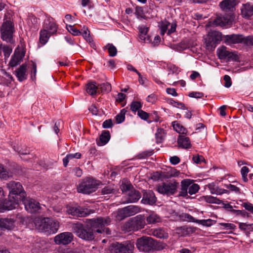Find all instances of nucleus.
Listing matches in <instances>:
<instances>
[{
	"label": "nucleus",
	"instance_id": "obj_1",
	"mask_svg": "<svg viewBox=\"0 0 253 253\" xmlns=\"http://www.w3.org/2000/svg\"><path fill=\"white\" fill-rule=\"evenodd\" d=\"M111 222L112 220L109 216L99 217L89 219L85 224L80 222L74 223L72 229L79 238L90 241L94 240L99 234L110 235L111 231L106 226L110 225Z\"/></svg>",
	"mask_w": 253,
	"mask_h": 253
},
{
	"label": "nucleus",
	"instance_id": "obj_2",
	"mask_svg": "<svg viewBox=\"0 0 253 253\" xmlns=\"http://www.w3.org/2000/svg\"><path fill=\"white\" fill-rule=\"evenodd\" d=\"M35 225L37 229L47 235L56 233L59 226L57 221L48 217L36 219Z\"/></svg>",
	"mask_w": 253,
	"mask_h": 253
},
{
	"label": "nucleus",
	"instance_id": "obj_3",
	"mask_svg": "<svg viewBox=\"0 0 253 253\" xmlns=\"http://www.w3.org/2000/svg\"><path fill=\"white\" fill-rule=\"evenodd\" d=\"M145 224L144 216L139 214L126 222L122 226V229L125 232L135 231L143 228Z\"/></svg>",
	"mask_w": 253,
	"mask_h": 253
},
{
	"label": "nucleus",
	"instance_id": "obj_4",
	"mask_svg": "<svg viewBox=\"0 0 253 253\" xmlns=\"http://www.w3.org/2000/svg\"><path fill=\"white\" fill-rule=\"evenodd\" d=\"M15 31L13 22L8 20L4 21L0 28L1 38L4 41L13 43V33Z\"/></svg>",
	"mask_w": 253,
	"mask_h": 253
},
{
	"label": "nucleus",
	"instance_id": "obj_5",
	"mask_svg": "<svg viewBox=\"0 0 253 253\" xmlns=\"http://www.w3.org/2000/svg\"><path fill=\"white\" fill-rule=\"evenodd\" d=\"M6 187L9 192V195L20 200H23L26 197V194L20 182L10 181L6 183Z\"/></svg>",
	"mask_w": 253,
	"mask_h": 253
},
{
	"label": "nucleus",
	"instance_id": "obj_6",
	"mask_svg": "<svg viewBox=\"0 0 253 253\" xmlns=\"http://www.w3.org/2000/svg\"><path fill=\"white\" fill-rule=\"evenodd\" d=\"M98 185V181L93 178H86L79 185L77 191L79 193L88 194L95 191Z\"/></svg>",
	"mask_w": 253,
	"mask_h": 253
},
{
	"label": "nucleus",
	"instance_id": "obj_7",
	"mask_svg": "<svg viewBox=\"0 0 253 253\" xmlns=\"http://www.w3.org/2000/svg\"><path fill=\"white\" fill-rule=\"evenodd\" d=\"M222 40H223V36L220 32L217 31L209 32L205 39L207 49L211 50H213Z\"/></svg>",
	"mask_w": 253,
	"mask_h": 253
},
{
	"label": "nucleus",
	"instance_id": "obj_8",
	"mask_svg": "<svg viewBox=\"0 0 253 253\" xmlns=\"http://www.w3.org/2000/svg\"><path fill=\"white\" fill-rule=\"evenodd\" d=\"M133 249V243L126 241L123 244L118 242L112 244L110 251L111 253H132Z\"/></svg>",
	"mask_w": 253,
	"mask_h": 253
},
{
	"label": "nucleus",
	"instance_id": "obj_9",
	"mask_svg": "<svg viewBox=\"0 0 253 253\" xmlns=\"http://www.w3.org/2000/svg\"><path fill=\"white\" fill-rule=\"evenodd\" d=\"M140 211L138 206L130 205L124 208L118 210L115 215L116 218L119 221L125 219L126 218L132 216Z\"/></svg>",
	"mask_w": 253,
	"mask_h": 253
},
{
	"label": "nucleus",
	"instance_id": "obj_10",
	"mask_svg": "<svg viewBox=\"0 0 253 253\" xmlns=\"http://www.w3.org/2000/svg\"><path fill=\"white\" fill-rule=\"evenodd\" d=\"M178 183L176 181L163 182L157 186V191L167 196L172 195L177 191Z\"/></svg>",
	"mask_w": 253,
	"mask_h": 253
},
{
	"label": "nucleus",
	"instance_id": "obj_11",
	"mask_svg": "<svg viewBox=\"0 0 253 253\" xmlns=\"http://www.w3.org/2000/svg\"><path fill=\"white\" fill-rule=\"evenodd\" d=\"M136 245L140 251L148 252L155 249L156 243L151 237H142L137 240Z\"/></svg>",
	"mask_w": 253,
	"mask_h": 253
},
{
	"label": "nucleus",
	"instance_id": "obj_12",
	"mask_svg": "<svg viewBox=\"0 0 253 253\" xmlns=\"http://www.w3.org/2000/svg\"><path fill=\"white\" fill-rule=\"evenodd\" d=\"M21 201L18 198L9 195L7 199L3 201L2 199L0 202V212H4L5 211L12 210L16 208Z\"/></svg>",
	"mask_w": 253,
	"mask_h": 253
},
{
	"label": "nucleus",
	"instance_id": "obj_13",
	"mask_svg": "<svg viewBox=\"0 0 253 253\" xmlns=\"http://www.w3.org/2000/svg\"><path fill=\"white\" fill-rule=\"evenodd\" d=\"M23 202L25 210L30 213H36L42 210L41 205L37 200L32 198H26L21 200Z\"/></svg>",
	"mask_w": 253,
	"mask_h": 253
},
{
	"label": "nucleus",
	"instance_id": "obj_14",
	"mask_svg": "<svg viewBox=\"0 0 253 253\" xmlns=\"http://www.w3.org/2000/svg\"><path fill=\"white\" fill-rule=\"evenodd\" d=\"M217 54L220 59L227 58L228 60L236 61L238 58L235 53L229 51L225 46H222L217 49Z\"/></svg>",
	"mask_w": 253,
	"mask_h": 253
},
{
	"label": "nucleus",
	"instance_id": "obj_15",
	"mask_svg": "<svg viewBox=\"0 0 253 253\" xmlns=\"http://www.w3.org/2000/svg\"><path fill=\"white\" fill-rule=\"evenodd\" d=\"M73 240V234L68 232L61 233L54 237V242L58 245H68Z\"/></svg>",
	"mask_w": 253,
	"mask_h": 253
},
{
	"label": "nucleus",
	"instance_id": "obj_16",
	"mask_svg": "<svg viewBox=\"0 0 253 253\" xmlns=\"http://www.w3.org/2000/svg\"><path fill=\"white\" fill-rule=\"evenodd\" d=\"M67 212L73 216L84 217L89 214V212L87 209H84L81 207H69L67 208Z\"/></svg>",
	"mask_w": 253,
	"mask_h": 253
},
{
	"label": "nucleus",
	"instance_id": "obj_17",
	"mask_svg": "<svg viewBox=\"0 0 253 253\" xmlns=\"http://www.w3.org/2000/svg\"><path fill=\"white\" fill-rule=\"evenodd\" d=\"M243 35L240 34H232L223 36V40L227 45L242 43Z\"/></svg>",
	"mask_w": 253,
	"mask_h": 253
},
{
	"label": "nucleus",
	"instance_id": "obj_18",
	"mask_svg": "<svg viewBox=\"0 0 253 253\" xmlns=\"http://www.w3.org/2000/svg\"><path fill=\"white\" fill-rule=\"evenodd\" d=\"M237 4V0H223L220 2L219 6L225 12H232Z\"/></svg>",
	"mask_w": 253,
	"mask_h": 253
},
{
	"label": "nucleus",
	"instance_id": "obj_19",
	"mask_svg": "<svg viewBox=\"0 0 253 253\" xmlns=\"http://www.w3.org/2000/svg\"><path fill=\"white\" fill-rule=\"evenodd\" d=\"M241 14L246 19L253 17V4L249 2L243 4L241 7Z\"/></svg>",
	"mask_w": 253,
	"mask_h": 253
},
{
	"label": "nucleus",
	"instance_id": "obj_20",
	"mask_svg": "<svg viewBox=\"0 0 253 253\" xmlns=\"http://www.w3.org/2000/svg\"><path fill=\"white\" fill-rule=\"evenodd\" d=\"M43 28L51 34H55L57 32V25L53 19L50 17H46L44 20Z\"/></svg>",
	"mask_w": 253,
	"mask_h": 253
},
{
	"label": "nucleus",
	"instance_id": "obj_21",
	"mask_svg": "<svg viewBox=\"0 0 253 253\" xmlns=\"http://www.w3.org/2000/svg\"><path fill=\"white\" fill-rule=\"evenodd\" d=\"M156 201L157 198L152 191H146L143 193L142 203L152 205L154 204Z\"/></svg>",
	"mask_w": 253,
	"mask_h": 253
},
{
	"label": "nucleus",
	"instance_id": "obj_22",
	"mask_svg": "<svg viewBox=\"0 0 253 253\" xmlns=\"http://www.w3.org/2000/svg\"><path fill=\"white\" fill-rule=\"evenodd\" d=\"M25 56V52L19 49H16L14 54L9 62V64L11 67H15L18 65L22 61Z\"/></svg>",
	"mask_w": 253,
	"mask_h": 253
},
{
	"label": "nucleus",
	"instance_id": "obj_23",
	"mask_svg": "<svg viewBox=\"0 0 253 253\" xmlns=\"http://www.w3.org/2000/svg\"><path fill=\"white\" fill-rule=\"evenodd\" d=\"M141 198L140 193L133 189L130 191L125 198V200L123 201L124 203H134L138 201Z\"/></svg>",
	"mask_w": 253,
	"mask_h": 253
},
{
	"label": "nucleus",
	"instance_id": "obj_24",
	"mask_svg": "<svg viewBox=\"0 0 253 253\" xmlns=\"http://www.w3.org/2000/svg\"><path fill=\"white\" fill-rule=\"evenodd\" d=\"M27 64H23L15 71V75L19 82H22L27 79Z\"/></svg>",
	"mask_w": 253,
	"mask_h": 253
},
{
	"label": "nucleus",
	"instance_id": "obj_25",
	"mask_svg": "<svg viewBox=\"0 0 253 253\" xmlns=\"http://www.w3.org/2000/svg\"><path fill=\"white\" fill-rule=\"evenodd\" d=\"M231 21L232 15L230 14L225 16H217L213 21V24L215 26L223 27L228 25Z\"/></svg>",
	"mask_w": 253,
	"mask_h": 253
},
{
	"label": "nucleus",
	"instance_id": "obj_26",
	"mask_svg": "<svg viewBox=\"0 0 253 253\" xmlns=\"http://www.w3.org/2000/svg\"><path fill=\"white\" fill-rule=\"evenodd\" d=\"M195 231L194 228L187 226H183L177 227L175 229V232L180 236H188Z\"/></svg>",
	"mask_w": 253,
	"mask_h": 253
},
{
	"label": "nucleus",
	"instance_id": "obj_27",
	"mask_svg": "<svg viewBox=\"0 0 253 253\" xmlns=\"http://www.w3.org/2000/svg\"><path fill=\"white\" fill-rule=\"evenodd\" d=\"M191 182L189 179H184L181 182V188L178 196L186 197L188 196V186L191 185Z\"/></svg>",
	"mask_w": 253,
	"mask_h": 253
},
{
	"label": "nucleus",
	"instance_id": "obj_28",
	"mask_svg": "<svg viewBox=\"0 0 253 253\" xmlns=\"http://www.w3.org/2000/svg\"><path fill=\"white\" fill-rule=\"evenodd\" d=\"M15 220L13 218H0V227L7 229H12L15 227Z\"/></svg>",
	"mask_w": 253,
	"mask_h": 253
},
{
	"label": "nucleus",
	"instance_id": "obj_29",
	"mask_svg": "<svg viewBox=\"0 0 253 253\" xmlns=\"http://www.w3.org/2000/svg\"><path fill=\"white\" fill-rule=\"evenodd\" d=\"M177 143L179 147L184 149H188L191 146L189 137L184 135H179L178 136Z\"/></svg>",
	"mask_w": 253,
	"mask_h": 253
},
{
	"label": "nucleus",
	"instance_id": "obj_30",
	"mask_svg": "<svg viewBox=\"0 0 253 253\" xmlns=\"http://www.w3.org/2000/svg\"><path fill=\"white\" fill-rule=\"evenodd\" d=\"M110 138V134L108 130H104L101 134L99 140L97 142L98 146H103L106 144Z\"/></svg>",
	"mask_w": 253,
	"mask_h": 253
},
{
	"label": "nucleus",
	"instance_id": "obj_31",
	"mask_svg": "<svg viewBox=\"0 0 253 253\" xmlns=\"http://www.w3.org/2000/svg\"><path fill=\"white\" fill-rule=\"evenodd\" d=\"M82 154L80 153L77 152L75 154H69L63 159V166L66 167L68 164V163L73 159H80L81 158Z\"/></svg>",
	"mask_w": 253,
	"mask_h": 253
},
{
	"label": "nucleus",
	"instance_id": "obj_32",
	"mask_svg": "<svg viewBox=\"0 0 253 253\" xmlns=\"http://www.w3.org/2000/svg\"><path fill=\"white\" fill-rule=\"evenodd\" d=\"M86 90L90 95H94L98 91V85H96L95 82L89 83L86 85Z\"/></svg>",
	"mask_w": 253,
	"mask_h": 253
},
{
	"label": "nucleus",
	"instance_id": "obj_33",
	"mask_svg": "<svg viewBox=\"0 0 253 253\" xmlns=\"http://www.w3.org/2000/svg\"><path fill=\"white\" fill-rule=\"evenodd\" d=\"M51 35V34L46 31V30H42L40 34V41L41 43L43 44H45L47 42Z\"/></svg>",
	"mask_w": 253,
	"mask_h": 253
},
{
	"label": "nucleus",
	"instance_id": "obj_34",
	"mask_svg": "<svg viewBox=\"0 0 253 253\" xmlns=\"http://www.w3.org/2000/svg\"><path fill=\"white\" fill-rule=\"evenodd\" d=\"M153 235L160 239H165L168 237V233H166L165 231L162 228L155 229L153 231Z\"/></svg>",
	"mask_w": 253,
	"mask_h": 253
},
{
	"label": "nucleus",
	"instance_id": "obj_35",
	"mask_svg": "<svg viewBox=\"0 0 253 253\" xmlns=\"http://www.w3.org/2000/svg\"><path fill=\"white\" fill-rule=\"evenodd\" d=\"M172 126L173 129L179 133L186 134L187 130L184 126L178 123L176 121L173 122L172 123Z\"/></svg>",
	"mask_w": 253,
	"mask_h": 253
},
{
	"label": "nucleus",
	"instance_id": "obj_36",
	"mask_svg": "<svg viewBox=\"0 0 253 253\" xmlns=\"http://www.w3.org/2000/svg\"><path fill=\"white\" fill-rule=\"evenodd\" d=\"M98 92H109L111 90V85L108 83L98 84Z\"/></svg>",
	"mask_w": 253,
	"mask_h": 253
},
{
	"label": "nucleus",
	"instance_id": "obj_37",
	"mask_svg": "<svg viewBox=\"0 0 253 253\" xmlns=\"http://www.w3.org/2000/svg\"><path fill=\"white\" fill-rule=\"evenodd\" d=\"M139 31V37L141 41H145L146 36L148 32V28L144 25H141L138 27Z\"/></svg>",
	"mask_w": 253,
	"mask_h": 253
},
{
	"label": "nucleus",
	"instance_id": "obj_38",
	"mask_svg": "<svg viewBox=\"0 0 253 253\" xmlns=\"http://www.w3.org/2000/svg\"><path fill=\"white\" fill-rule=\"evenodd\" d=\"M148 224H154L160 221V217L156 213L150 214L146 218Z\"/></svg>",
	"mask_w": 253,
	"mask_h": 253
},
{
	"label": "nucleus",
	"instance_id": "obj_39",
	"mask_svg": "<svg viewBox=\"0 0 253 253\" xmlns=\"http://www.w3.org/2000/svg\"><path fill=\"white\" fill-rule=\"evenodd\" d=\"M157 143H161L164 140L165 136L164 130L162 128H158L155 134Z\"/></svg>",
	"mask_w": 253,
	"mask_h": 253
},
{
	"label": "nucleus",
	"instance_id": "obj_40",
	"mask_svg": "<svg viewBox=\"0 0 253 253\" xmlns=\"http://www.w3.org/2000/svg\"><path fill=\"white\" fill-rule=\"evenodd\" d=\"M196 222L205 226L210 227L216 223V221L211 219L197 220Z\"/></svg>",
	"mask_w": 253,
	"mask_h": 253
},
{
	"label": "nucleus",
	"instance_id": "obj_41",
	"mask_svg": "<svg viewBox=\"0 0 253 253\" xmlns=\"http://www.w3.org/2000/svg\"><path fill=\"white\" fill-rule=\"evenodd\" d=\"M106 48L108 49L110 56L114 57L117 55V49L113 44L108 43Z\"/></svg>",
	"mask_w": 253,
	"mask_h": 253
},
{
	"label": "nucleus",
	"instance_id": "obj_42",
	"mask_svg": "<svg viewBox=\"0 0 253 253\" xmlns=\"http://www.w3.org/2000/svg\"><path fill=\"white\" fill-rule=\"evenodd\" d=\"M126 111L125 109H122L120 113L116 116V121L117 124H121L123 123L125 119V114Z\"/></svg>",
	"mask_w": 253,
	"mask_h": 253
},
{
	"label": "nucleus",
	"instance_id": "obj_43",
	"mask_svg": "<svg viewBox=\"0 0 253 253\" xmlns=\"http://www.w3.org/2000/svg\"><path fill=\"white\" fill-rule=\"evenodd\" d=\"M203 198L204 201L208 203L219 204L220 201V200L217 199L216 197H214L212 196H203Z\"/></svg>",
	"mask_w": 253,
	"mask_h": 253
},
{
	"label": "nucleus",
	"instance_id": "obj_44",
	"mask_svg": "<svg viewBox=\"0 0 253 253\" xmlns=\"http://www.w3.org/2000/svg\"><path fill=\"white\" fill-rule=\"evenodd\" d=\"M114 191L115 189L114 188V185H109L105 186L104 188H103L101 189V193L102 195H107L114 193Z\"/></svg>",
	"mask_w": 253,
	"mask_h": 253
},
{
	"label": "nucleus",
	"instance_id": "obj_45",
	"mask_svg": "<svg viewBox=\"0 0 253 253\" xmlns=\"http://www.w3.org/2000/svg\"><path fill=\"white\" fill-rule=\"evenodd\" d=\"M9 177V175L8 171L4 169L2 165L0 164V178L6 180Z\"/></svg>",
	"mask_w": 253,
	"mask_h": 253
},
{
	"label": "nucleus",
	"instance_id": "obj_46",
	"mask_svg": "<svg viewBox=\"0 0 253 253\" xmlns=\"http://www.w3.org/2000/svg\"><path fill=\"white\" fill-rule=\"evenodd\" d=\"M200 188L199 185L198 184L194 183L191 184L188 186V193L190 195L196 194L199 191Z\"/></svg>",
	"mask_w": 253,
	"mask_h": 253
},
{
	"label": "nucleus",
	"instance_id": "obj_47",
	"mask_svg": "<svg viewBox=\"0 0 253 253\" xmlns=\"http://www.w3.org/2000/svg\"><path fill=\"white\" fill-rule=\"evenodd\" d=\"M1 49H2L5 58L9 57L12 51V47L7 45L2 44Z\"/></svg>",
	"mask_w": 253,
	"mask_h": 253
},
{
	"label": "nucleus",
	"instance_id": "obj_48",
	"mask_svg": "<svg viewBox=\"0 0 253 253\" xmlns=\"http://www.w3.org/2000/svg\"><path fill=\"white\" fill-rule=\"evenodd\" d=\"M142 104L140 102L133 101L130 104V109L133 112H138V111L140 110V109L142 108Z\"/></svg>",
	"mask_w": 253,
	"mask_h": 253
},
{
	"label": "nucleus",
	"instance_id": "obj_49",
	"mask_svg": "<svg viewBox=\"0 0 253 253\" xmlns=\"http://www.w3.org/2000/svg\"><path fill=\"white\" fill-rule=\"evenodd\" d=\"M169 103L172 105L173 107L179 108L182 109H186L187 108L184 104L181 102H177L174 100L173 99H170L169 100Z\"/></svg>",
	"mask_w": 253,
	"mask_h": 253
},
{
	"label": "nucleus",
	"instance_id": "obj_50",
	"mask_svg": "<svg viewBox=\"0 0 253 253\" xmlns=\"http://www.w3.org/2000/svg\"><path fill=\"white\" fill-rule=\"evenodd\" d=\"M83 30V31L81 32V34H80V35H82L87 42H91L92 39L90 37L89 31H88V28L84 27Z\"/></svg>",
	"mask_w": 253,
	"mask_h": 253
},
{
	"label": "nucleus",
	"instance_id": "obj_51",
	"mask_svg": "<svg viewBox=\"0 0 253 253\" xmlns=\"http://www.w3.org/2000/svg\"><path fill=\"white\" fill-rule=\"evenodd\" d=\"M120 188L123 193H126L127 194L130 191L133 189L132 186L130 184L123 183Z\"/></svg>",
	"mask_w": 253,
	"mask_h": 253
},
{
	"label": "nucleus",
	"instance_id": "obj_52",
	"mask_svg": "<svg viewBox=\"0 0 253 253\" xmlns=\"http://www.w3.org/2000/svg\"><path fill=\"white\" fill-rule=\"evenodd\" d=\"M242 43L247 46H253V36H249L246 37L243 36Z\"/></svg>",
	"mask_w": 253,
	"mask_h": 253
},
{
	"label": "nucleus",
	"instance_id": "obj_53",
	"mask_svg": "<svg viewBox=\"0 0 253 253\" xmlns=\"http://www.w3.org/2000/svg\"><path fill=\"white\" fill-rule=\"evenodd\" d=\"M13 149L16 152H17L20 155H26L29 154V150L27 149H23L19 146H14Z\"/></svg>",
	"mask_w": 253,
	"mask_h": 253
},
{
	"label": "nucleus",
	"instance_id": "obj_54",
	"mask_svg": "<svg viewBox=\"0 0 253 253\" xmlns=\"http://www.w3.org/2000/svg\"><path fill=\"white\" fill-rule=\"evenodd\" d=\"M249 171V168L246 166H244L241 168V173L242 174L243 180L244 182H246L248 181V178L247 177V176Z\"/></svg>",
	"mask_w": 253,
	"mask_h": 253
},
{
	"label": "nucleus",
	"instance_id": "obj_55",
	"mask_svg": "<svg viewBox=\"0 0 253 253\" xmlns=\"http://www.w3.org/2000/svg\"><path fill=\"white\" fill-rule=\"evenodd\" d=\"M170 25V23L167 21L163 22L161 25V32L162 35H164L168 29V27Z\"/></svg>",
	"mask_w": 253,
	"mask_h": 253
},
{
	"label": "nucleus",
	"instance_id": "obj_56",
	"mask_svg": "<svg viewBox=\"0 0 253 253\" xmlns=\"http://www.w3.org/2000/svg\"><path fill=\"white\" fill-rule=\"evenodd\" d=\"M231 212L236 215H240L243 217L249 216L248 213L244 210H232Z\"/></svg>",
	"mask_w": 253,
	"mask_h": 253
},
{
	"label": "nucleus",
	"instance_id": "obj_57",
	"mask_svg": "<svg viewBox=\"0 0 253 253\" xmlns=\"http://www.w3.org/2000/svg\"><path fill=\"white\" fill-rule=\"evenodd\" d=\"M242 206L244 207L246 210L253 214V206L251 203L249 202H244L243 203Z\"/></svg>",
	"mask_w": 253,
	"mask_h": 253
},
{
	"label": "nucleus",
	"instance_id": "obj_58",
	"mask_svg": "<svg viewBox=\"0 0 253 253\" xmlns=\"http://www.w3.org/2000/svg\"><path fill=\"white\" fill-rule=\"evenodd\" d=\"M137 115L144 120H146L149 117V114L142 110L138 111Z\"/></svg>",
	"mask_w": 253,
	"mask_h": 253
},
{
	"label": "nucleus",
	"instance_id": "obj_59",
	"mask_svg": "<svg viewBox=\"0 0 253 253\" xmlns=\"http://www.w3.org/2000/svg\"><path fill=\"white\" fill-rule=\"evenodd\" d=\"M219 224L224 227L226 229L234 230L236 228V226L232 223H219Z\"/></svg>",
	"mask_w": 253,
	"mask_h": 253
},
{
	"label": "nucleus",
	"instance_id": "obj_60",
	"mask_svg": "<svg viewBox=\"0 0 253 253\" xmlns=\"http://www.w3.org/2000/svg\"><path fill=\"white\" fill-rule=\"evenodd\" d=\"M69 31L74 36H78L81 34V32L75 28L73 26L69 25Z\"/></svg>",
	"mask_w": 253,
	"mask_h": 253
},
{
	"label": "nucleus",
	"instance_id": "obj_61",
	"mask_svg": "<svg viewBox=\"0 0 253 253\" xmlns=\"http://www.w3.org/2000/svg\"><path fill=\"white\" fill-rule=\"evenodd\" d=\"M113 126V124L111 119H108L105 121L102 124L103 127L105 128H111Z\"/></svg>",
	"mask_w": 253,
	"mask_h": 253
},
{
	"label": "nucleus",
	"instance_id": "obj_62",
	"mask_svg": "<svg viewBox=\"0 0 253 253\" xmlns=\"http://www.w3.org/2000/svg\"><path fill=\"white\" fill-rule=\"evenodd\" d=\"M223 79L225 81L224 86L226 87H230L232 84V82L230 76L228 75H225L224 76Z\"/></svg>",
	"mask_w": 253,
	"mask_h": 253
},
{
	"label": "nucleus",
	"instance_id": "obj_63",
	"mask_svg": "<svg viewBox=\"0 0 253 253\" xmlns=\"http://www.w3.org/2000/svg\"><path fill=\"white\" fill-rule=\"evenodd\" d=\"M157 100V97L155 94H151L148 96L146 101L151 103H154Z\"/></svg>",
	"mask_w": 253,
	"mask_h": 253
},
{
	"label": "nucleus",
	"instance_id": "obj_64",
	"mask_svg": "<svg viewBox=\"0 0 253 253\" xmlns=\"http://www.w3.org/2000/svg\"><path fill=\"white\" fill-rule=\"evenodd\" d=\"M54 253H84V252L79 250H74L70 251H59L55 252Z\"/></svg>",
	"mask_w": 253,
	"mask_h": 253
}]
</instances>
